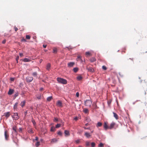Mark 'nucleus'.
<instances>
[{
	"instance_id": "obj_1",
	"label": "nucleus",
	"mask_w": 147,
	"mask_h": 147,
	"mask_svg": "<svg viewBox=\"0 0 147 147\" xmlns=\"http://www.w3.org/2000/svg\"><path fill=\"white\" fill-rule=\"evenodd\" d=\"M57 80L59 83L61 84H65L67 83V81L66 80L60 78H57Z\"/></svg>"
},
{
	"instance_id": "obj_2",
	"label": "nucleus",
	"mask_w": 147,
	"mask_h": 147,
	"mask_svg": "<svg viewBox=\"0 0 147 147\" xmlns=\"http://www.w3.org/2000/svg\"><path fill=\"white\" fill-rule=\"evenodd\" d=\"M92 102L90 100H87L85 102V104L86 106L88 107H90Z\"/></svg>"
},
{
	"instance_id": "obj_3",
	"label": "nucleus",
	"mask_w": 147,
	"mask_h": 147,
	"mask_svg": "<svg viewBox=\"0 0 147 147\" xmlns=\"http://www.w3.org/2000/svg\"><path fill=\"white\" fill-rule=\"evenodd\" d=\"M13 119L15 120H18L19 118V117L18 115V114L17 113H14L13 115L12 116Z\"/></svg>"
},
{
	"instance_id": "obj_4",
	"label": "nucleus",
	"mask_w": 147,
	"mask_h": 147,
	"mask_svg": "<svg viewBox=\"0 0 147 147\" xmlns=\"http://www.w3.org/2000/svg\"><path fill=\"white\" fill-rule=\"evenodd\" d=\"M33 80V78L32 77H27L26 78V80L28 82H30Z\"/></svg>"
},
{
	"instance_id": "obj_5",
	"label": "nucleus",
	"mask_w": 147,
	"mask_h": 147,
	"mask_svg": "<svg viewBox=\"0 0 147 147\" xmlns=\"http://www.w3.org/2000/svg\"><path fill=\"white\" fill-rule=\"evenodd\" d=\"M4 135L5 140H8V139L9 138V136L6 130H5V131Z\"/></svg>"
},
{
	"instance_id": "obj_6",
	"label": "nucleus",
	"mask_w": 147,
	"mask_h": 147,
	"mask_svg": "<svg viewBox=\"0 0 147 147\" xmlns=\"http://www.w3.org/2000/svg\"><path fill=\"white\" fill-rule=\"evenodd\" d=\"M103 126L105 130H107V129H109V127L107 125V122H104Z\"/></svg>"
},
{
	"instance_id": "obj_7",
	"label": "nucleus",
	"mask_w": 147,
	"mask_h": 147,
	"mask_svg": "<svg viewBox=\"0 0 147 147\" xmlns=\"http://www.w3.org/2000/svg\"><path fill=\"white\" fill-rule=\"evenodd\" d=\"M115 123L113 122H112L110 125L109 126V129H111L113 128L115 125Z\"/></svg>"
},
{
	"instance_id": "obj_8",
	"label": "nucleus",
	"mask_w": 147,
	"mask_h": 147,
	"mask_svg": "<svg viewBox=\"0 0 147 147\" xmlns=\"http://www.w3.org/2000/svg\"><path fill=\"white\" fill-rule=\"evenodd\" d=\"M74 64L75 63L74 62H70L69 63H68V66L70 67H72L74 66Z\"/></svg>"
},
{
	"instance_id": "obj_9",
	"label": "nucleus",
	"mask_w": 147,
	"mask_h": 147,
	"mask_svg": "<svg viewBox=\"0 0 147 147\" xmlns=\"http://www.w3.org/2000/svg\"><path fill=\"white\" fill-rule=\"evenodd\" d=\"M57 105L58 107H62V105L61 101L60 100L58 101L57 103Z\"/></svg>"
},
{
	"instance_id": "obj_10",
	"label": "nucleus",
	"mask_w": 147,
	"mask_h": 147,
	"mask_svg": "<svg viewBox=\"0 0 147 147\" xmlns=\"http://www.w3.org/2000/svg\"><path fill=\"white\" fill-rule=\"evenodd\" d=\"M14 91V90H13L12 89H9L8 92V94L9 95H11L13 94Z\"/></svg>"
},
{
	"instance_id": "obj_11",
	"label": "nucleus",
	"mask_w": 147,
	"mask_h": 147,
	"mask_svg": "<svg viewBox=\"0 0 147 147\" xmlns=\"http://www.w3.org/2000/svg\"><path fill=\"white\" fill-rule=\"evenodd\" d=\"M84 135L88 138H89L91 136V135L90 133L86 132H85Z\"/></svg>"
},
{
	"instance_id": "obj_12",
	"label": "nucleus",
	"mask_w": 147,
	"mask_h": 147,
	"mask_svg": "<svg viewBox=\"0 0 147 147\" xmlns=\"http://www.w3.org/2000/svg\"><path fill=\"white\" fill-rule=\"evenodd\" d=\"M57 141V140L56 138H54L51 139V143H56Z\"/></svg>"
},
{
	"instance_id": "obj_13",
	"label": "nucleus",
	"mask_w": 147,
	"mask_h": 147,
	"mask_svg": "<svg viewBox=\"0 0 147 147\" xmlns=\"http://www.w3.org/2000/svg\"><path fill=\"white\" fill-rule=\"evenodd\" d=\"M4 114L7 118L10 115V112H9L5 113Z\"/></svg>"
},
{
	"instance_id": "obj_14",
	"label": "nucleus",
	"mask_w": 147,
	"mask_h": 147,
	"mask_svg": "<svg viewBox=\"0 0 147 147\" xmlns=\"http://www.w3.org/2000/svg\"><path fill=\"white\" fill-rule=\"evenodd\" d=\"M23 61L24 62H28L30 61H31V60L30 59H29L27 58H25L23 60Z\"/></svg>"
},
{
	"instance_id": "obj_15",
	"label": "nucleus",
	"mask_w": 147,
	"mask_h": 147,
	"mask_svg": "<svg viewBox=\"0 0 147 147\" xmlns=\"http://www.w3.org/2000/svg\"><path fill=\"white\" fill-rule=\"evenodd\" d=\"M87 69H88V71L91 72H93L94 71V69L91 67H90L89 68H87Z\"/></svg>"
},
{
	"instance_id": "obj_16",
	"label": "nucleus",
	"mask_w": 147,
	"mask_h": 147,
	"mask_svg": "<svg viewBox=\"0 0 147 147\" xmlns=\"http://www.w3.org/2000/svg\"><path fill=\"white\" fill-rule=\"evenodd\" d=\"M83 112L85 113H88L89 110L86 108L84 109L83 110Z\"/></svg>"
},
{
	"instance_id": "obj_17",
	"label": "nucleus",
	"mask_w": 147,
	"mask_h": 147,
	"mask_svg": "<svg viewBox=\"0 0 147 147\" xmlns=\"http://www.w3.org/2000/svg\"><path fill=\"white\" fill-rule=\"evenodd\" d=\"M113 113L114 115V116L115 118L117 119H118V116L117 115L115 112H113Z\"/></svg>"
},
{
	"instance_id": "obj_18",
	"label": "nucleus",
	"mask_w": 147,
	"mask_h": 147,
	"mask_svg": "<svg viewBox=\"0 0 147 147\" xmlns=\"http://www.w3.org/2000/svg\"><path fill=\"white\" fill-rule=\"evenodd\" d=\"M64 133L65 136H69L70 135L69 131L67 130H65V131Z\"/></svg>"
},
{
	"instance_id": "obj_19",
	"label": "nucleus",
	"mask_w": 147,
	"mask_h": 147,
	"mask_svg": "<svg viewBox=\"0 0 147 147\" xmlns=\"http://www.w3.org/2000/svg\"><path fill=\"white\" fill-rule=\"evenodd\" d=\"M26 103V101L25 100H24L22 102L21 104H20V105L22 107H23L25 105V104Z\"/></svg>"
},
{
	"instance_id": "obj_20",
	"label": "nucleus",
	"mask_w": 147,
	"mask_h": 147,
	"mask_svg": "<svg viewBox=\"0 0 147 147\" xmlns=\"http://www.w3.org/2000/svg\"><path fill=\"white\" fill-rule=\"evenodd\" d=\"M90 60L91 62H93L96 61V59L94 57H92L90 59Z\"/></svg>"
},
{
	"instance_id": "obj_21",
	"label": "nucleus",
	"mask_w": 147,
	"mask_h": 147,
	"mask_svg": "<svg viewBox=\"0 0 147 147\" xmlns=\"http://www.w3.org/2000/svg\"><path fill=\"white\" fill-rule=\"evenodd\" d=\"M85 55L87 56V57L92 55L89 52H86L85 53Z\"/></svg>"
},
{
	"instance_id": "obj_22",
	"label": "nucleus",
	"mask_w": 147,
	"mask_h": 147,
	"mask_svg": "<svg viewBox=\"0 0 147 147\" xmlns=\"http://www.w3.org/2000/svg\"><path fill=\"white\" fill-rule=\"evenodd\" d=\"M32 75L34 77H37V73L36 72H34L32 74Z\"/></svg>"
},
{
	"instance_id": "obj_23",
	"label": "nucleus",
	"mask_w": 147,
	"mask_h": 147,
	"mask_svg": "<svg viewBox=\"0 0 147 147\" xmlns=\"http://www.w3.org/2000/svg\"><path fill=\"white\" fill-rule=\"evenodd\" d=\"M77 60L78 61L82 60L81 58V57L79 55L78 56L77 58Z\"/></svg>"
},
{
	"instance_id": "obj_24",
	"label": "nucleus",
	"mask_w": 147,
	"mask_h": 147,
	"mask_svg": "<svg viewBox=\"0 0 147 147\" xmlns=\"http://www.w3.org/2000/svg\"><path fill=\"white\" fill-rule=\"evenodd\" d=\"M53 53H57V49L56 48H54L53 49Z\"/></svg>"
},
{
	"instance_id": "obj_25",
	"label": "nucleus",
	"mask_w": 147,
	"mask_h": 147,
	"mask_svg": "<svg viewBox=\"0 0 147 147\" xmlns=\"http://www.w3.org/2000/svg\"><path fill=\"white\" fill-rule=\"evenodd\" d=\"M51 67V64L50 63H48L47 66V69L49 70Z\"/></svg>"
},
{
	"instance_id": "obj_26",
	"label": "nucleus",
	"mask_w": 147,
	"mask_h": 147,
	"mask_svg": "<svg viewBox=\"0 0 147 147\" xmlns=\"http://www.w3.org/2000/svg\"><path fill=\"white\" fill-rule=\"evenodd\" d=\"M28 131L29 133H34L33 131L32 130V129L29 128L28 129Z\"/></svg>"
},
{
	"instance_id": "obj_27",
	"label": "nucleus",
	"mask_w": 147,
	"mask_h": 147,
	"mask_svg": "<svg viewBox=\"0 0 147 147\" xmlns=\"http://www.w3.org/2000/svg\"><path fill=\"white\" fill-rule=\"evenodd\" d=\"M18 102H16L15 104L13 106V108L14 109H16L17 108V107L18 106Z\"/></svg>"
},
{
	"instance_id": "obj_28",
	"label": "nucleus",
	"mask_w": 147,
	"mask_h": 147,
	"mask_svg": "<svg viewBox=\"0 0 147 147\" xmlns=\"http://www.w3.org/2000/svg\"><path fill=\"white\" fill-rule=\"evenodd\" d=\"M52 98V96H49L47 98V100L48 101H50Z\"/></svg>"
},
{
	"instance_id": "obj_29",
	"label": "nucleus",
	"mask_w": 147,
	"mask_h": 147,
	"mask_svg": "<svg viewBox=\"0 0 147 147\" xmlns=\"http://www.w3.org/2000/svg\"><path fill=\"white\" fill-rule=\"evenodd\" d=\"M102 123L100 122H99L97 123L96 126L97 127H100L101 126H102Z\"/></svg>"
},
{
	"instance_id": "obj_30",
	"label": "nucleus",
	"mask_w": 147,
	"mask_h": 147,
	"mask_svg": "<svg viewBox=\"0 0 147 147\" xmlns=\"http://www.w3.org/2000/svg\"><path fill=\"white\" fill-rule=\"evenodd\" d=\"M16 129H17V127L16 126H13L12 129L16 132H17Z\"/></svg>"
},
{
	"instance_id": "obj_31",
	"label": "nucleus",
	"mask_w": 147,
	"mask_h": 147,
	"mask_svg": "<svg viewBox=\"0 0 147 147\" xmlns=\"http://www.w3.org/2000/svg\"><path fill=\"white\" fill-rule=\"evenodd\" d=\"M61 124L59 123L57 124L56 125V128H58L61 127Z\"/></svg>"
},
{
	"instance_id": "obj_32",
	"label": "nucleus",
	"mask_w": 147,
	"mask_h": 147,
	"mask_svg": "<svg viewBox=\"0 0 147 147\" xmlns=\"http://www.w3.org/2000/svg\"><path fill=\"white\" fill-rule=\"evenodd\" d=\"M40 145V142H37L35 144V146L36 147H38Z\"/></svg>"
},
{
	"instance_id": "obj_33",
	"label": "nucleus",
	"mask_w": 147,
	"mask_h": 147,
	"mask_svg": "<svg viewBox=\"0 0 147 147\" xmlns=\"http://www.w3.org/2000/svg\"><path fill=\"white\" fill-rule=\"evenodd\" d=\"M77 79L79 80H80L82 79V77L80 76H78L77 77Z\"/></svg>"
},
{
	"instance_id": "obj_34",
	"label": "nucleus",
	"mask_w": 147,
	"mask_h": 147,
	"mask_svg": "<svg viewBox=\"0 0 147 147\" xmlns=\"http://www.w3.org/2000/svg\"><path fill=\"white\" fill-rule=\"evenodd\" d=\"M95 143L94 142H92L91 143V147H94L95 146Z\"/></svg>"
},
{
	"instance_id": "obj_35",
	"label": "nucleus",
	"mask_w": 147,
	"mask_h": 147,
	"mask_svg": "<svg viewBox=\"0 0 147 147\" xmlns=\"http://www.w3.org/2000/svg\"><path fill=\"white\" fill-rule=\"evenodd\" d=\"M55 130V128L54 127H52L51 129V131H54Z\"/></svg>"
},
{
	"instance_id": "obj_36",
	"label": "nucleus",
	"mask_w": 147,
	"mask_h": 147,
	"mask_svg": "<svg viewBox=\"0 0 147 147\" xmlns=\"http://www.w3.org/2000/svg\"><path fill=\"white\" fill-rule=\"evenodd\" d=\"M86 146H89L90 145V143L88 141H86Z\"/></svg>"
},
{
	"instance_id": "obj_37",
	"label": "nucleus",
	"mask_w": 147,
	"mask_h": 147,
	"mask_svg": "<svg viewBox=\"0 0 147 147\" xmlns=\"http://www.w3.org/2000/svg\"><path fill=\"white\" fill-rule=\"evenodd\" d=\"M26 38L27 39H30V36L29 35H26Z\"/></svg>"
},
{
	"instance_id": "obj_38",
	"label": "nucleus",
	"mask_w": 147,
	"mask_h": 147,
	"mask_svg": "<svg viewBox=\"0 0 147 147\" xmlns=\"http://www.w3.org/2000/svg\"><path fill=\"white\" fill-rule=\"evenodd\" d=\"M104 144L102 143H100L98 145V146L99 147H103Z\"/></svg>"
},
{
	"instance_id": "obj_39",
	"label": "nucleus",
	"mask_w": 147,
	"mask_h": 147,
	"mask_svg": "<svg viewBox=\"0 0 147 147\" xmlns=\"http://www.w3.org/2000/svg\"><path fill=\"white\" fill-rule=\"evenodd\" d=\"M73 70L75 72H76L78 70V68H74L73 69Z\"/></svg>"
},
{
	"instance_id": "obj_40",
	"label": "nucleus",
	"mask_w": 147,
	"mask_h": 147,
	"mask_svg": "<svg viewBox=\"0 0 147 147\" xmlns=\"http://www.w3.org/2000/svg\"><path fill=\"white\" fill-rule=\"evenodd\" d=\"M75 142H76V143L77 144H79V143L80 142V140H76L75 141Z\"/></svg>"
},
{
	"instance_id": "obj_41",
	"label": "nucleus",
	"mask_w": 147,
	"mask_h": 147,
	"mask_svg": "<svg viewBox=\"0 0 147 147\" xmlns=\"http://www.w3.org/2000/svg\"><path fill=\"white\" fill-rule=\"evenodd\" d=\"M102 69L104 70H106L107 69V67L103 65L102 66Z\"/></svg>"
},
{
	"instance_id": "obj_42",
	"label": "nucleus",
	"mask_w": 147,
	"mask_h": 147,
	"mask_svg": "<svg viewBox=\"0 0 147 147\" xmlns=\"http://www.w3.org/2000/svg\"><path fill=\"white\" fill-rule=\"evenodd\" d=\"M57 134L58 135H59L61 136L62 134V133L61 131H59L58 132Z\"/></svg>"
},
{
	"instance_id": "obj_43",
	"label": "nucleus",
	"mask_w": 147,
	"mask_h": 147,
	"mask_svg": "<svg viewBox=\"0 0 147 147\" xmlns=\"http://www.w3.org/2000/svg\"><path fill=\"white\" fill-rule=\"evenodd\" d=\"M15 78H11L10 80L11 81H13L15 80Z\"/></svg>"
},
{
	"instance_id": "obj_44",
	"label": "nucleus",
	"mask_w": 147,
	"mask_h": 147,
	"mask_svg": "<svg viewBox=\"0 0 147 147\" xmlns=\"http://www.w3.org/2000/svg\"><path fill=\"white\" fill-rule=\"evenodd\" d=\"M19 56H17L16 58V61H17V63H18V60L19 59Z\"/></svg>"
},
{
	"instance_id": "obj_45",
	"label": "nucleus",
	"mask_w": 147,
	"mask_h": 147,
	"mask_svg": "<svg viewBox=\"0 0 147 147\" xmlns=\"http://www.w3.org/2000/svg\"><path fill=\"white\" fill-rule=\"evenodd\" d=\"M32 122L33 125H35L36 124V122L34 120H32Z\"/></svg>"
},
{
	"instance_id": "obj_46",
	"label": "nucleus",
	"mask_w": 147,
	"mask_h": 147,
	"mask_svg": "<svg viewBox=\"0 0 147 147\" xmlns=\"http://www.w3.org/2000/svg\"><path fill=\"white\" fill-rule=\"evenodd\" d=\"M19 55L20 57H22L23 56V54L21 53H19Z\"/></svg>"
},
{
	"instance_id": "obj_47",
	"label": "nucleus",
	"mask_w": 147,
	"mask_h": 147,
	"mask_svg": "<svg viewBox=\"0 0 147 147\" xmlns=\"http://www.w3.org/2000/svg\"><path fill=\"white\" fill-rule=\"evenodd\" d=\"M14 29L16 32L18 30V28L16 26L14 27Z\"/></svg>"
},
{
	"instance_id": "obj_48",
	"label": "nucleus",
	"mask_w": 147,
	"mask_h": 147,
	"mask_svg": "<svg viewBox=\"0 0 147 147\" xmlns=\"http://www.w3.org/2000/svg\"><path fill=\"white\" fill-rule=\"evenodd\" d=\"M41 95H39V96H38L37 97V98L38 99H40L41 98Z\"/></svg>"
},
{
	"instance_id": "obj_49",
	"label": "nucleus",
	"mask_w": 147,
	"mask_h": 147,
	"mask_svg": "<svg viewBox=\"0 0 147 147\" xmlns=\"http://www.w3.org/2000/svg\"><path fill=\"white\" fill-rule=\"evenodd\" d=\"M76 96L77 97H78L79 96V93L78 92H77L76 94Z\"/></svg>"
},
{
	"instance_id": "obj_50",
	"label": "nucleus",
	"mask_w": 147,
	"mask_h": 147,
	"mask_svg": "<svg viewBox=\"0 0 147 147\" xmlns=\"http://www.w3.org/2000/svg\"><path fill=\"white\" fill-rule=\"evenodd\" d=\"M22 129L21 128H20L19 129V132H22Z\"/></svg>"
},
{
	"instance_id": "obj_51",
	"label": "nucleus",
	"mask_w": 147,
	"mask_h": 147,
	"mask_svg": "<svg viewBox=\"0 0 147 147\" xmlns=\"http://www.w3.org/2000/svg\"><path fill=\"white\" fill-rule=\"evenodd\" d=\"M5 42H6V40H4L3 41H2V43H3V44H5Z\"/></svg>"
},
{
	"instance_id": "obj_52",
	"label": "nucleus",
	"mask_w": 147,
	"mask_h": 147,
	"mask_svg": "<svg viewBox=\"0 0 147 147\" xmlns=\"http://www.w3.org/2000/svg\"><path fill=\"white\" fill-rule=\"evenodd\" d=\"M84 128L85 129H90V128H89V127L86 128V127H84Z\"/></svg>"
},
{
	"instance_id": "obj_53",
	"label": "nucleus",
	"mask_w": 147,
	"mask_h": 147,
	"mask_svg": "<svg viewBox=\"0 0 147 147\" xmlns=\"http://www.w3.org/2000/svg\"><path fill=\"white\" fill-rule=\"evenodd\" d=\"M47 45H43V47L44 48H46V47H47Z\"/></svg>"
},
{
	"instance_id": "obj_54",
	"label": "nucleus",
	"mask_w": 147,
	"mask_h": 147,
	"mask_svg": "<svg viewBox=\"0 0 147 147\" xmlns=\"http://www.w3.org/2000/svg\"><path fill=\"white\" fill-rule=\"evenodd\" d=\"M74 120H75L76 121H77L78 120V118L77 117H75L74 118Z\"/></svg>"
},
{
	"instance_id": "obj_55",
	"label": "nucleus",
	"mask_w": 147,
	"mask_h": 147,
	"mask_svg": "<svg viewBox=\"0 0 147 147\" xmlns=\"http://www.w3.org/2000/svg\"><path fill=\"white\" fill-rule=\"evenodd\" d=\"M22 41H24V42H26V39H25L23 38V39H22Z\"/></svg>"
},
{
	"instance_id": "obj_56",
	"label": "nucleus",
	"mask_w": 147,
	"mask_h": 147,
	"mask_svg": "<svg viewBox=\"0 0 147 147\" xmlns=\"http://www.w3.org/2000/svg\"><path fill=\"white\" fill-rule=\"evenodd\" d=\"M35 140L36 141H37L38 140V138L37 137H36L35 138Z\"/></svg>"
},
{
	"instance_id": "obj_57",
	"label": "nucleus",
	"mask_w": 147,
	"mask_h": 147,
	"mask_svg": "<svg viewBox=\"0 0 147 147\" xmlns=\"http://www.w3.org/2000/svg\"><path fill=\"white\" fill-rule=\"evenodd\" d=\"M42 59H41L40 60L39 62L40 63H41L42 62Z\"/></svg>"
},
{
	"instance_id": "obj_58",
	"label": "nucleus",
	"mask_w": 147,
	"mask_h": 147,
	"mask_svg": "<svg viewBox=\"0 0 147 147\" xmlns=\"http://www.w3.org/2000/svg\"><path fill=\"white\" fill-rule=\"evenodd\" d=\"M55 121H58V119L57 118H55Z\"/></svg>"
},
{
	"instance_id": "obj_59",
	"label": "nucleus",
	"mask_w": 147,
	"mask_h": 147,
	"mask_svg": "<svg viewBox=\"0 0 147 147\" xmlns=\"http://www.w3.org/2000/svg\"><path fill=\"white\" fill-rule=\"evenodd\" d=\"M36 36H34L33 37V38L34 39H36Z\"/></svg>"
},
{
	"instance_id": "obj_60",
	"label": "nucleus",
	"mask_w": 147,
	"mask_h": 147,
	"mask_svg": "<svg viewBox=\"0 0 147 147\" xmlns=\"http://www.w3.org/2000/svg\"><path fill=\"white\" fill-rule=\"evenodd\" d=\"M43 90V88H40V91H42V90Z\"/></svg>"
},
{
	"instance_id": "obj_61",
	"label": "nucleus",
	"mask_w": 147,
	"mask_h": 147,
	"mask_svg": "<svg viewBox=\"0 0 147 147\" xmlns=\"http://www.w3.org/2000/svg\"><path fill=\"white\" fill-rule=\"evenodd\" d=\"M88 125V123H87L86 124H85V125L86 126H87Z\"/></svg>"
},
{
	"instance_id": "obj_62",
	"label": "nucleus",
	"mask_w": 147,
	"mask_h": 147,
	"mask_svg": "<svg viewBox=\"0 0 147 147\" xmlns=\"http://www.w3.org/2000/svg\"><path fill=\"white\" fill-rule=\"evenodd\" d=\"M129 59H131L132 60V61H133V59H131L130 58H129Z\"/></svg>"
},
{
	"instance_id": "obj_63",
	"label": "nucleus",
	"mask_w": 147,
	"mask_h": 147,
	"mask_svg": "<svg viewBox=\"0 0 147 147\" xmlns=\"http://www.w3.org/2000/svg\"><path fill=\"white\" fill-rule=\"evenodd\" d=\"M78 147H82V146H78Z\"/></svg>"
},
{
	"instance_id": "obj_64",
	"label": "nucleus",
	"mask_w": 147,
	"mask_h": 147,
	"mask_svg": "<svg viewBox=\"0 0 147 147\" xmlns=\"http://www.w3.org/2000/svg\"><path fill=\"white\" fill-rule=\"evenodd\" d=\"M42 140H42V139H41V141H42Z\"/></svg>"
}]
</instances>
